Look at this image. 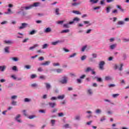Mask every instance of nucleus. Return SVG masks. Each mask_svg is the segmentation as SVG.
Here are the masks:
<instances>
[{"label":"nucleus","instance_id":"obj_1","mask_svg":"<svg viewBox=\"0 0 129 129\" xmlns=\"http://www.w3.org/2000/svg\"><path fill=\"white\" fill-rule=\"evenodd\" d=\"M104 65H105V62L104 61H101L99 63L100 70H104Z\"/></svg>","mask_w":129,"mask_h":129},{"label":"nucleus","instance_id":"obj_2","mask_svg":"<svg viewBox=\"0 0 129 129\" xmlns=\"http://www.w3.org/2000/svg\"><path fill=\"white\" fill-rule=\"evenodd\" d=\"M76 2H77V0H72L73 3H71L72 7H78L81 4L80 2L77 3Z\"/></svg>","mask_w":129,"mask_h":129},{"label":"nucleus","instance_id":"obj_3","mask_svg":"<svg viewBox=\"0 0 129 129\" xmlns=\"http://www.w3.org/2000/svg\"><path fill=\"white\" fill-rule=\"evenodd\" d=\"M29 24L28 23H23L21 24V26L18 27L19 30H23V29H25L28 27Z\"/></svg>","mask_w":129,"mask_h":129},{"label":"nucleus","instance_id":"obj_4","mask_svg":"<svg viewBox=\"0 0 129 129\" xmlns=\"http://www.w3.org/2000/svg\"><path fill=\"white\" fill-rule=\"evenodd\" d=\"M60 83H62V84H66L67 83V77H63V80H61L60 81Z\"/></svg>","mask_w":129,"mask_h":129},{"label":"nucleus","instance_id":"obj_5","mask_svg":"<svg viewBox=\"0 0 129 129\" xmlns=\"http://www.w3.org/2000/svg\"><path fill=\"white\" fill-rule=\"evenodd\" d=\"M48 104L49 106L52 108H54V107H55V106L56 105V103H54V102L53 103L51 102H49Z\"/></svg>","mask_w":129,"mask_h":129},{"label":"nucleus","instance_id":"obj_6","mask_svg":"<svg viewBox=\"0 0 129 129\" xmlns=\"http://www.w3.org/2000/svg\"><path fill=\"white\" fill-rule=\"evenodd\" d=\"M51 63V61H46L44 62L41 64L42 66H48L50 63Z\"/></svg>","mask_w":129,"mask_h":129},{"label":"nucleus","instance_id":"obj_7","mask_svg":"<svg viewBox=\"0 0 129 129\" xmlns=\"http://www.w3.org/2000/svg\"><path fill=\"white\" fill-rule=\"evenodd\" d=\"M5 53H10V47L9 46H6L5 48Z\"/></svg>","mask_w":129,"mask_h":129},{"label":"nucleus","instance_id":"obj_8","mask_svg":"<svg viewBox=\"0 0 129 129\" xmlns=\"http://www.w3.org/2000/svg\"><path fill=\"white\" fill-rule=\"evenodd\" d=\"M59 12H60V9L59 8H56L55 9V15L57 16H59L60 15V13H59Z\"/></svg>","mask_w":129,"mask_h":129},{"label":"nucleus","instance_id":"obj_9","mask_svg":"<svg viewBox=\"0 0 129 129\" xmlns=\"http://www.w3.org/2000/svg\"><path fill=\"white\" fill-rule=\"evenodd\" d=\"M4 43L5 44H9L10 45L14 43V42L11 40H5Z\"/></svg>","mask_w":129,"mask_h":129},{"label":"nucleus","instance_id":"obj_10","mask_svg":"<svg viewBox=\"0 0 129 129\" xmlns=\"http://www.w3.org/2000/svg\"><path fill=\"white\" fill-rule=\"evenodd\" d=\"M57 99H64L65 98V95H59L57 97Z\"/></svg>","mask_w":129,"mask_h":129},{"label":"nucleus","instance_id":"obj_11","mask_svg":"<svg viewBox=\"0 0 129 129\" xmlns=\"http://www.w3.org/2000/svg\"><path fill=\"white\" fill-rule=\"evenodd\" d=\"M40 5V3L39 2H37V3H35L33 4V5H31V6H33V8L35 7H39V6Z\"/></svg>","mask_w":129,"mask_h":129},{"label":"nucleus","instance_id":"obj_12","mask_svg":"<svg viewBox=\"0 0 129 129\" xmlns=\"http://www.w3.org/2000/svg\"><path fill=\"white\" fill-rule=\"evenodd\" d=\"M51 29L50 28V27H48L44 30V33H50L51 32Z\"/></svg>","mask_w":129,"mask_h":129},{"label":"nucleus","instance_id":"obj_13","mask_svg":"<svg viewBox=\"0 0 129 129\" xmlns=\"http://www.w3.org/2000/svg\"><path fill=\"white\" fill-rule=\"evenodd\" d=\"M20 117H21V115L20 114H18L16 117V119L17 120V121L18 122H22V121L20 119H19V118H20Z\"/></svg>","mask_w":129,"mask_h":129},{"label":"nucleus","instance_id":"obj_14","mask_svg":"<svg viewBox=\"0 0 129 129\" xmlns=\"http://www.w3.org/2000/svg\"><path fill=\"white\" fill-rule=\"evenodd\" d=\"M0 70L2 72H4V71H5V70H6V66H0Z\"/></svg>","mask_w":129,"mask_h":129},{"label":"nucleus","instance_id":"obj_15","mask_svg":"<svg viewBox=\"0 0 129 129\" xmlns=\"http://www.w3.org/2000/svg\"><path fill=\"white\" fill-rule=\"evenodd\" d=\"M33 6L30 5L29 6H27L24 8L25 10L26 11H28V10H31V9H32Z\"/></svg>","mask_w":129,"mask_h":129},{"label":"nucleus","instance_id":"obj_16","mask_svg":"<svg viewBox=\"0 0 129 129\" xmlns=\"http://www.w3.org/2000/svg\"><path fill=\"white\" fill-rule=\"evenodd\" d=\"M44 84L46 85L47 89H50V88H51V85H50V84L48 83H44Z\"/></svg>","mask_w":129,"mask_h":129},{"label":"nucleus","instance_id":"obj_17","mask_svg":"<svg viewBox=\"0 0 129 129\" xmlns=\"http://www.w3.org/2000/svg\"><path fill=\"white\" fill-rule=\"evenodd\" d=\"M38 46L39 45L38 44H34V46L29 48V50H33V49H35V48H36V47H38Z\"/></svg>","mask_w":129,"mask_h":129},{"label":"nucleus","instance_id":"obj_18","mask_svg":"<svg viewBox=\"0 0 129 129\" xmlns=\"http://www.w3.org/2000/svg\"><path fill=\"white\" fill-rule=\"evenodd\" d=\"M99 0H90V2L92 4H97Z\"/></svg>","mask_w":129,"mask_h":129},{"label":"nucleus","instance_id":"obj_19","mask_svg":"<svg viewBox=\"0 0 129 129\" xmlns=\"http://www.w3.org/2000/svg\"><path fill=\"white\" fill-rule=\"evenodd\" d=\"M70 32V30L69 29H66V30H63L61 31V34H63L64 33H69Z\"/></svg>","mask_w":129,"mask_h":129},{"label":"nucleus","instance_id":"obj_20","mask_svg":"<svg viewBox=\"0 0 129 129\" xmlns=\"http://www.w3.org/2000/svg\"><path fill=\"white\" fill-rule=\"evenodd\" d=\"M111 77L110 76H106L105 77V80L106 81H108V80H111Z\"/></svg>","mask_w":129,"mask_h":129},{"label":"nucleus","instance_id":"obj_21","mask_svg":"<svg viewBox=\"0 0 129 129\" xmlns=\"http://www.w3.org/2000/svg\"><path fill=\"white\" fill-rule=\"evenodd\" d=\"M117 9H119V10H120L121 12H122L123 13V12H124V10L121 9V7L119 5H117L116 6Z\"/></svg>","mask_w":129,"mask_h":129},{"label":"nucleus","instance_id":"obj_22","mask_svg":"<svg viewBox=\"0 0 129 129\" xmlns=\"http://www.w3.org/2000/svg\"><path fill=\"white\" fill-rule=\"evenodd\" d=\"M89 71H92V69H91V68L90 67H88L87 68L86 70H85V72H89Z\"/></svg>","mask_w":129,"mask_h":129},{"label":"nucleus","instance_id":"obj_23","mask_svg":"<svg viewBox=\"0 0 129 129\" xmlns=\"http://www.w3.org/2000/svg\"><path fill=\"white\" fill-rule=\"evenodd\" d=\"M56 71L57 73H62L63 70H62L61 69H57L56 70Z\"/></svg>","mask_w":129,"mask_h":129},{"label":"nucleus","instance_id":"obj_24","mask_svg":"<svg viewBox=\"0 0 129 129\" xmlns=\"http://www.w3.org/2000/svg\"><path fill=\"white\" fill-rule=\"evenodd\" d=\"M115 47H116V44H112L110 46V49H111V50H113V49H114V48H115Z\"/></svg>","mask_w":129,"mask_h":129},{"label":"nucleus","instance_id":"obj_25","mask_svg":"<svg viewBox=\"0 0 129 129\" xmlns=\"http://www.w3.org/2000/svg\"><path fill=\"white\" fill-rule=\"evenodd\" d=\"M60 43V41L58 40L57 41H55V42H53L51 43L52 45H57V44Z\"/></svg>","mask_w":129,"mask_h":129},{"label":"nucleus","instance_id":"obj_26","mask_svg":"<svg viewBox=\"0 0 129 129\" xmlns=\"http://www.w3.org/2000/svg\"><path fill=\"white\" fill-rule=\"evenodd\" d=\"M73 13L74 14H76V15H81V13L78 11H74Z\"/></svg>","mask_w":129,"mask_h":129},{"label":"nucleus","instance_id":"obj_27","mask_svg":"<svg viewBox=\"0 0 129 129\" xmlns=\"http://www.w3.org/2000/svg\"><path fill=\"white\" fill-rule=\"evenodd\" d=\"M63 28H70V27L69 26V23L63 24Z\"/></svg>","mask_w":129,"mask_h":129},{"label":"nucleus","instance_id":"obj_28","mask_svg":"<svg viewBox=\"0 0 129 129\" xmlns=\"http://www.w3.org/2000/svg\"><path fill=\"white\" fill-rule=\"evenodd\" d=\"M96 79L98 82H102V79L101 78L97 77Z\"/></svg>","mask_w":129,"mask_h":129},{"label":"nucleus","instance_id":"obj_29","mask_svg":"<svg viewBox=\"0 0 129 129\" xmlns=\"http://www.w3.org/2000/svg\"><path fill=\"white\" fill-rule=\"evenodd\" d=\"M35 117H36V115H33L29 116L28 118H29V119H33V118H35Z\"/></svg>","mask_w":129,"mask_h":129},{"label":"nucleus","instance_id":"obj_30","mask_svg":"<svg viewBox=\"0 0 129 129\" xmlns=\"http://www.w3.org/2000/svg\"><path fill=\"white\" fill-rule=\"evenodd\" d=\"M46 48H48V44H44L42 46V49H46Z\"/></svg>","mask_w":129,"mask_h":129},{"label":"nucleus","instance_id":"obj_31","mask_svg":"<svg viewBox=\"0 0 129 129\" xmlns=\"http://www.w3.org/2000/svg\"><path fill=\"white\" fill-rule=\"evenodd\" d=\"M12 59L15 62H17V61H19V59L18 58V57H12Z\"/></svg>","mask_w":129,"mask_h":129},{"label":"nucleus","instance_id":"obj_32","mask_svg":"<svg viewBox=\"0 0 129 129\" xmlns=\"http://www.w3.org/2000/svg\"><path fill=\"white\" fill-rule=\"evenodd\" d=\"M74 22H78L79 21H80V19H79V18H78V17H76L73 19Z\"/></svg>","mask_w":129,"mask_h":129},{"label":"nucleus","instance_id":"obj_33","mask_svg":"<svg viewBox=\"0 0 129 129\" xmlns=\"http://www.w3.org/2000/svg\"><path fill=\"white\" fill-rule=\"evenodd\" d=\"M119 95V94H114L112 95V97L114 98H116V97H117V96H118Z\"/></svg>","mask_w":129,"mask_h":129},{"label":"nucleus","instance_id":"obj_34","mask_svg":"<svg viewBox=\"0 0 129 129\" xmlns=\"http://www.w3.org/2000/svg\"><path fill=\"white\" fill-rule=\"evenodd\" d=\"M39 112H40V113H45L46 111L45 110L40 109L39 110Z\"/></svg>","mask_w":129,"mask_h":129},{"label":"nucleus","instance_id":"obj_35","mask_svg":"<svg viewBox=\"0 0 129 129\" xmlns=\"http://www.w3.org/2000/svg\"><path fill=\"white\" fill-rule=\"evenodd\" d=\"M77 54L76 53H74L70 56V58H73V57H75V56H76Z\"/></svg>","mask_w":129,"mask_h":129},{"label":"nucleus","instance_id":"obj_36","mask_svg":"<svg viewBox=\"0 0 129 129\" xmlns=\"http://www.w3.org/2000/svg\"><path fill=\"white\" fill-rule=\"evenodd\" d=\"M34 34H36V30H32L30 32V35H34Z\"/></svg>","mask_w":129,"mask_h":129},{"label":"nucleus","instance_id":"obj_37","mask_svg":"<svg viewBox=\"0 0 129 129\" xmlns=\"http://www.w3.org/2000/svg\"><path fill=\"white\" fill-rule=\"evenodd\" d=\"M36 77H37V75H36L35 74H32L31 76V79H34V78H36Z\"/></svg>","mask_w":129,"mask_h":129},{"label":"nucleus","instance_id":"obj_38","mask_svg":"<svg viewBox=\"0 0 129 129\" xmlns=\"http://www.w3.org/2000/svg\"><path fill=\"white\" fill-rule=\"evenodd\" d=\"M123 67V64L121 63L120 64V68H119V71H121L122 70V67Z\"/></svg>","mask_w":129,"mask_h":129},{"label":"nucleus","instance_id":"obj_39","mask_svg":"<svg viewBox=\"0 0 129 129\" xmlns=\"http://www.w3.org/2000/svg\"><path fill=\"white\" fill-rule=\"evenodd\" d=\"M64 21H59L57 22V24H58V25H62Z\"/></svg>","mask_w":129,"mask_h":129},{"label":"nucleus","instance_id":"obj_40","mask_svg":"<svg viewBox=\"0 0 129 129\" xmlns=\"http://www.w3.org/2000/svg\"><path fill=\"white\" fill-rule=\"evenodd\" d=\"M123 42H129V38H123Z\"/></svg>","mask_w":129,"mask_h":129},{"label":"nucleus","instance_id":"obj_41","mask_svg":"<svg viewBox=\"0 0 129 129\" xmlns=\"http://www.w3.org/2000/svg\"><path fill=\"white\" fill-rule=\"evenodd\" d=\"M63 127H65V128H69L70 127L69 126V124H66L63 125Z\"/></svg>","mask_w":129,"mask_h":129},{"label":"nucleus","instance_id":"obj_42","mask_svg":"<svg viewBox=\"0 0 129 129\" xmlns=\"http://www.w3.org/2000/svg\"><path fill=\"white\" fill-rule=\"evenodd\" d=\"M24 101L25 102H29V101H31V100L28 98H26L24 99Z\"/></svg>","mask_w":129,"mask_h":129},{"label":"nucleus","instance_id":"obj_43","mask_svg":"<svg viewBox=\"0 0 129 129\" xmlns=\"http://www.w3.org/2000/svg\"><path fill=\"white\" fill-rule=\"evenodd\" d=\"M88 93L91 95L92 94V90L91 89L88 90Z\"/></svg>","mask_w":129,"mask_h":129},{"label":"nucleus","instance_id":"obj_44","mask_svg":"<svg viewBox=\"0 0 129 129\" xmlns=\"http://www.w3.org/2000/svg\"><path fill=\"white\" fill-rule=\"evenodd\" d=\"M85 59H86V55H83V56H82L81 57L82 61H84Z\"/></svg>","mask_w":129,"mask_h":129},{"label":"nucleus","instance_id":"obj_45","mask_svg":"<svg viewBox=\"0 0 129 129\" xmlns=\"http://www.w3.org/2000/svg\"><path fill=\"white\" fill-rule=\"evenodd\" d=\"M31 86H32V87H37V86H38V85H37V84L36 83L32 84L31 85Z\"/></svg>","mask_w":129,"mask_h":129},{"label":"nucleus","instance_id":"obj_46","mask_svg":"<svg viewBox=\"0 0 129 129\" xmlns=\"http://www.w3.org/2000/svg\"><path fill=\"white\" fill-rule=\"evenodd\" d=\"M96 113H101V110L98 109L96 110Z\"/></svg>","mask_w":129,"mask_h":129},{"label":"nucleus","instance_id":"obj_47","mask_svg":"<svg viewBox=\"0 0 129 129\" xmlns=\"http://www.w3.org/2000/svg\"><path fill=\"white\" fill-rule=\"evenodd\" d=\"M12 70H13V71H17V70H18V69H17V67L16 66H14L12 68Z\"/></svg>","mask_w":129,"mask_h":129},{"label":"nucleus","instance_id":"obj_48","mask_svg":"<svg viewBox=\"0 0 129 129\" xmlns=\"http://www.w3.org/2000/svg\"><path fill=\"white\" fill-rule=\"evenodd\" d=\"M56 122V120L52 119L51 120V122L52 123V125H54L55 124V122Z\"/></svg>","mask_w":129,"mask_h":129},{"label":"nucleus","instance_id":"obj_49","mask_svg":"<svg viewBox=\"0 0 129 129\" xmlns=\"http://www.w3.org/2000/svg\"><path fill=\"white\" fill-rule=\"evenodd\" d=\"M12 105H17V101H12Z\"/></svg>","mask_w":129,"mask_h":129},{"label":"nucleus","instance_id":"obj_50","mask_svg":"<svg viewBox=\"0 0 129 129\" xmlns=\"http://www.w3.org/2000/svg\"><path fill=\"white\" fill-rule=\"evenodd\" d=\"M124 24V22L123 21H119L118 22V25H123Z\"/></svg>","mask_w":129,"mask_h":129},{"label":"nucleus","instance_id":"obj_51","mask_svg":"<svg viewBox=\"0 0 129 129\" xmlns=\"http://www.w3.org/2000/svg\"><path fill=\"white\" fill-rule=\"evenodd\" d=\"M99 9H100V6H98L97 7H94L93 8V10H94V11H96V10H99Z\"/></svg>","mask_w":129,"mask_h":129},{"label":"nucleus","instance_id":"obj_52","mask_svg":"<svg viewBox=\"0 0 129 129\" xmlns=\"http://www.w3.org/2000/svg\"><path fill=\"white\" fill-rule=\"evenodd\" d=\"M57 99V98L56 97H52L50 98V100H56Z\"/></svg>","mask_w":129,"mask_h":129},{"label":"nucleus","instance_id":"obj_53","mask_svg":"<svg viewBox=\"0 0 129 129\" xmlns=\"http://www.w3.org/2000/svg\"><path fill=\"white\" fill-rule=\"evenodd\" d=\"M53 66L54 67L60 66V64L59 63H53Z\"/></svg>","mask_w":129,"mask_h":129},{"label":"nucleus","instance_id":"obj_54","mask_svg":"<svg viewBox=\"0 0 129 129\" xmlns=\"http://www.w3.org/2000/svg\"><path fill=\"white\" fill-rule=\"evenodd\" d=\"M115 86V85H114V84H109V85H108V87H109V88H110V87H114Z\"/></svg>","mask_w":129,"mask_h":129},{"label":"nucleus","instance_id":"obj_55","mask_svg":"<svg viewBox=\"0 0 129 129\" xmlns=\"http://www.w3.org/2000/svg\"><path fill=\"white\" fill-rule=\"evenodd\" d=\"M38 60H39V61H43L44 60V57L41 56L39 57Z\"/></svg>","mask_w":129,"mask_h":129},{"label":"nucleus","instance_id":"obj_56","mask_svg":"<svg viewBox=\"0 0 129 129\" xmlns=\"http://www.w3.org/2000/svg\"><path fill=\"white\" fill-rule=\"evenodd\" d=\"M26 69H31V66L26 65L25 66Z\"/></svg>","mask_w":129,"mask_h":129},{"label":"nucleus","instance_id":"obj_57","mask_svg":"<svg viewBox=\"0 0 129 129\" xmlns=\"http://www.w3.org/2000/svg\"><path fill=\"white\" fill-rule=\"evenodd\" d=\"M58 115L59 117H62V116H63V115H64V114H63V113H62V112H60L58 114Z\"/></svg>","mask_w":129,"mask_h":129},{"label":"nucleus","instance_id":"obj_58","mask_svg":"<svg viewBox=\"0 0 129 129\" xmlns=\"http://www.w3.org/2000/svg\"><path fill=\"white\" fill-rule=\"evenodd\" d=\"M92 55L93 58H96V57H97V54H96V53H93Z\"/></svg>","mask_w":129,"mask_h":129},{"label":"nucleus","instance_id":"obj_59","mask_svg":"<svg viewBox=\"0 0 129 129\" xmlns=\"http://www.w3.org/2000/svg\"><path fill=\"white\" fill-rule=\"evenodd\" d=\"M110 7H107L106 8V12L107 13H109V12H110Z\"/></svg>","mask_w":129,"mask_h":129},{"label":"nucleus","instance_id":"obj_60","mask_svg":"<svg viewBox=\"0 0 129 129\" xmlns=\"http://www.w3.org/2000/svg\"><path fill=\"white\" fill-rule=\"evenodd\" d=\"M28 40H29L28 38H25L24 40H23V43H26V42H28Z\"/></svg>","mask_w":129,"mask_h":129},{"label":"nucleus","instance_id":"obj_61","mask_svg":"<svg viewBox=\"0 0 129 129\" xmlns=\"http://www.w3.org/2000/svg\"><path fill=\"white\" fill-rule=\"evenodd\" d=\"M86 46H84L82 48V51L84 52L85 51V49H86Z\"/></svg>","mask_w":129,"mask_h":129},{"label":"nucleus","instance_id":"obj_62","mask_svg":"<svg viewBox=\"0 0 129 129\" xmlns=\"http://www.w3.org/2000/svg\"><path fill=\"white\" fill-rule=\"evenodd\" d=\"M17 97H18L17 96L14 95V96H12L11 97V98H12V99H16L17 98Z\"/></svg>","mask_w":129,"mask_h":129},{"label":"nucleus","instance_id":"obj_63","mask_svg":"<svg viewBox=\"0 0 129 129\" xmlns=\"http://www.w3.org/2000/svg\"><path fill=\"white\" fill-rule=\"evenodd\" d=\"M40 79H45V76H41L39 77Z\"/></svg>","mask_w":129,"mask_h":129},{"label":"nucleus","instance_id":"obj_64","mask_svg":"<svg viewBox=\"0 0 129 129\" xmlns=\"http://www.w3.org/2000/svg\"><path fill=\"white\" fill-rule=\"evenodd\" d=\"M76 119H77V120H79V119H80V116H76Z\"/></svg>","mask_w":129,"mask_h":129}]
</instances>
